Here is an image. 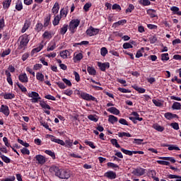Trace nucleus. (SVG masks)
I'll return each mask as SVG.
<instances>
[{
	"label": "nucleus",
	"mask_w": 181,
	"mask_h": 181,
	"mask_svg": "<svg viewBox=\"0 0 181 181\" xmlns=\"http://www.w3.org/2000/svg\"><path fill=\"white\" fill-rule=\"evenodd\" d=\"M47 136L48 138H50L52 142H55V144H59V145H62V146H66V148H71L73 146V140L68 139L64 141L56 139V136L52 135V134H47Z\"/></svg>",
	"instance_id": "f257e3e1"
},
{
	"label": "nucleus",
	"mask_w": 181,
	"mask_h": 181,
	"mask_svg": "<svg viewBox=\"0 0 181 181\" xmlns=\"http://www.w3.org/2000/svg\"><path fill=\"white\" fill-rule=\"evenodd\" d=\"M80 25V20L73 19L69 22V30L71 35H74L77 32V28Z\"/></svg>",
	"instance_id": "f03ea898"
},
{
	"label": "nucleus",
	"mask_w": 181,
	"mask_h": 181,
	"mask_svg": "<svg viewBox=\"0 0 181 181\" xmlns=\"http://www.w3.org/2000/svg\"><path fill=\"white\" fill-rule=\"evenodd\" d=\"M20 39L21 40L20 41L18 49L21 50L22 49H25V47L28 46V43H29V40H30L29 35H28L27 34H24L20 37Z\"/></svg>",
	"instance_id": "7ed1b4c3"
},
{
	"label": "nucleus",
	"mask_w": 181,
	"mask_h": 181,
	"mask_svg": "<svg viewBox=\"0 0 181 181\" xmlns=\"http://www.w3.org/2000/svg\"><path fill=\"white\" fill-rule=\"evenodd\" d=\"M28 96L30 99L31 103H40V100H42V98H40V95H39V93L35 91H32L31 93L28 94Z\"/></svg>",
	"instance_id": "20e7f679"
},
{
	"label": "nucleus",
	"mask_w": 181,
	"mask_h": 181,
	"mask_svg": "<svg viewBox=\"0 0 181 181\" xmlns=\"http://www.w3.org/2000/svg\"><path fill=\"white\" fill-rule=\"evenodd\" d=\"M57 177L59 179H69L70 178V171L67 169L60 168L59 173Z\"/></svg>",
	"instance_id": "39448f33"
},
{
	"label": "nucleus",
	"mask_w": 181,
	"mask_h": 181,
	"mask_svg": "<svg viewBox=\"0 0 181 181\" xmlns=\"http://www.w3.org/2000/svg\"><path fill=\"white\" fill-rule=\"evenodd\" d=\"M81 98L85 100L86 101H95V103H98V100L95 98V97L87 93H81Z\"/></svg>",
	"instance_id": "423d86ee"
},
{
	"label": "nucleus",
	"mask_w": 181,
	"mask_h": 181,
	"mask_svg": "<svg viewBox=\"0 0 181 181\" xmlns=\"http://www.w3.org/2000/svg\"><path fill=\"white\" fill-rule=\"evenodd\" d=\"M86 35L88 36H95L100 33V29L99 28H94L93 26H90V28L86 30Z\"/></svg>",
	"instance_id": "0eeeda50"
},
{
	"label": "nucleus",
	"mask_w": 181,
	"mask_h": 181,
	"mask_svg": "<svg viewBox=\"0 0 181 181\" xmlns=\"http://www.w3.org/2000/svg\"><path fill=\"white\" fill-rule=\"evenodd\" d=\"M105 177H107V179H110V180H114V179L117 178V173L110 170L104 174Z\"/></svg>",
	"instance_id": "6e6552de"
},
{
	"label": "nucleus",
	"mask_w": 181,
	"mask_h": 181,
	"mask_svg": "<svg viewBox=\"0 0 181 181\" xmlns=\"http://www.w3.org/2000/svg\"><path fill=\"white\" fill-rule=\"evenodd\" d=\"M60 167L57 166V165H52L49 168V173H52V175H54V176H57L59 175V173L60 172Z\"/></svg>",
	"instance_id": "1a4fd4ad"
},
{
	"label": "nucleus",
	"mask_w": 181,
	"mask_h": 181,
	"mask_svg": "<svg viewBox=\"0 0 181 181\" xmlns=\"http://www.w3.org/2000/svg\"><path fill=\"white\" fill-rule=\"evenodd\" d=\"M132 173V175H134V176H143V175H145V169L137 168H135Z\"/></svg>",
	"instance_id": "9d476101"
},
{
	"label": "nucleus",
	"mask_w": 181,
	"mask_h": 181,
	"mask_svg": "<svg viewBox=\"0 0 181 181\" xmlns=\"http://www.w3.org/2000/svg\"><path fill=\"white\" fill-rule=\"evenodd\" d=\"M98 66L101 71H105L107 69H110V62H98Z\"/></svg>",
	"instance_id": "9b49d317"
},
{
	"label": "nucleus",
	"mask_w": 181,
	"mask_h": 181,
	"mask_svg": "<svg viewBox=\"0 0 181 181\" xmlns=\"http://www.w3.org/2000/svg\"><path fill=\"white\" fill-rule=\"evenodd\" d=\"M1 111L2 114L6 115V117L9 116V114H11V111L9 110V107H8V105H1Z\"/></svg>",
	"instance_id": "f8f14e48"
},
{
	"label": "nucleus",
	"mask_w": 181,
	"mask_h": 181,
	"mask_svg": "<svg viewBox=\"0 0 181 181\" xmlns=\"http://www.w3.org/2000/svg\"><path fill=\"white\" fill-rule=\"evenodd\" d=\"M0 95L1 97H4V100H13V98H15V94L11 93H1Z\"/></svg>",
	"instance_id": "ddd939ff"
},
{
	"label": "nucleus",
	"mask_w": 181,
	"mask_h": 181,
	"mask_svg": "<svg viewBox=\"0 0 181 181\" xmlns=\"http://www.w3.org/2000/svg\"><path fill=\"white\" fill-rule=\"evenodd\" d=\"M164 117L165 118H166V119H168L169 121H170V119H173L175 118H179V116H177V115L176 114H173L172 112H165L164 114Z\"/></svg>",
	"instance_id": "4468645a"
},
{
	"label": "nucleus",
	"mask_w": 181,
	"mask_h": 181,
	"mask_svg": "<svg viewBox=\"0 0 181 181\" xmlns=\"http://www.w3.org/2000/svg\"><path fill=\"white\" fill-rule=\"evenodd\" d=\"M67 30H69V25L64 24L62 27L58 30L59 35H64L67 33Z\"/></svg>",
	"instance_id": "2eb2a0df"
},
{
	"label": "nucleus",
	"mask_w": 181,
	"mask_h": 181,
	"mask_svg": "<svg viewBox=\"0 0 181 181\" xmlns=\"http://www.w3.org/2000/svg\"><path fill=\"white\" fill-rule=\"evenodd\" d=\"M30 25H32V23L30 22V21L25 20L24 25L21 29V33H25V32H26V30H28L29 28H30Z\"/></svg>",
	"instance_id": "dca6fc26"
},
{
	"label": "nucleus",
	"mask_w": 181,
	"mask_h": 181,
	"mask_svg": "<svg viewBox=\"0 0 181 181\" xmlns=\"http://www.w3.org/2000/svg\"><path fill=\"white\" fill-rule=\"evenodd\" d=\"M5 74L6 76V80L8 84L10 86H13V81H12V74H11V72H9V71L8 70H6Z\"/></svg>",
	"instance_id": "f3484780"
},
{
	"label": "nucleus",
	"mask_w": 181,
	"mask_h": 181,
	"mask_svg": "<svg viewBox=\"0 0 181 181\" xmlns=\"http://www.w3.org/2000/svg\"><path fill=\"white\" fill-rule=\"evenodd\" d=\"M35 160L40 165H43L46 162V158L45 156L39 154L35 156Z\"/></svg>",
	"instance_id": "a211bd4d"
},
{
	"label": "nucleus",
	"mask_w": 181,
	"mask_h": 181,
	"mask_svg": "<svg viewBox=\"0 0 181 181\" xmlns=\"http://www.w3.org/2000/svg\"><path fill=\"white\" fill-rule=\"evenodd\" d=\"M18 79L21 83H28L29 81V78H28V75L25 73L20 74L18 76Z\"/></svg>",
	"instance_id": "6ab92c4d"
},
{
	"label": "nucleus",
	"mask_w": 181,
	"mask_h": 181,
	"mask_svg": "<svg viewBox=\"0 0 181 181\" xmlns=\"http://www.w3.org/2000/svg\"><path fill=\"white\" fill-rule=\"evenodd\" d=\"M147 15H149L150 18H158V14H156V10L149 8L146 11Z\"/></svg>",
	"instance_id": "aec40b11"
},
{
	"label": "nucleus",
	"mask_w": 181,
	"mask_h": 181,
	"mask_svg": "<svg viewBox=\"0 0 181 181\" xmlns=\"http://www.w3.org/2000/svg\"><path fill=\"white\" fill-rule=\"evenodd\" d=\"M108 112H110V114H113L114 115H119V110L117 109L115 107H110L107 110Z\"/></svg>",
	"instance_id": "412c9836"
},
{
	"label": "nucleus",
	"mask_w": 181,
	"mask_h": 181,
	"mask_svg": "<svg viewBox=\"0 0 181 181\" xmlns=\"http://www.w3.org/2000/svg\"><path fill=\"white\" fill-rule=\"evenodd\" d=\"M108 122H110V124H115V122H118V117L112 115H110L108 116V119H107Z\"/></svg>",
	"instance_id": "4be33fe9"
},
{
	"label": "nucleus",
	"mask_w": 181,
	"mask_h": 181,
	"mask_svg": "<svg viewBox=\"0 0 181 181\" xmlns=\"http://www.w3.org/2000/svg\"><path fill=\"white\" fill-rule=\"evenodd\" d=\"M87 71L90 76H96L97 75V71L93 66H88L87 67Z\"/></svg>",
	"instance_id": "5701e85b"
},
{
	"label": "nucleus",
	"mask_w": 181,
	"mask_h": 181,
	"mask_svg": "<svg viewBox=\"0 0 181 181\" xmlns=\"http://www.w3.org/2000/svg\"><path fill=\"white\" fill-rule=\"evenodd\" d=\"M170 11H172L173 15H178L179 16L181 15V11L177 6H173L170 7Z\"/></svg>",
	"instance_id": "b1692460"
},
{
	"label": "nucleus",
	"mask_w": 181,
	"mask_h": 181,
	"mask_svg": "<svg viewBox=\"0 0 181 181\" xmlns=\"http://www.w3.org/2000/svg\"><path fill=\"white\" fill-rule=\"evenodd\" d=\"M40 105L43 110H52V107L47 104L44 100H40Z\"/></svg>",
	"instance_id": "393cba45"
},
{
	"label": "nucleus",
	"mask_w": 181,
	"mask_h": 181,
	"mask_svg": "<svg viewBox=\"0 0 181 181\" xmlns=\"http://www.w3.org/2000/svg\"><path fill=\"white\" fill-rule=\"evenodd\" d=\"M83 59V54L81 53H75L74 57V63H77V62H80Z\"/></svg>",
	"instance_id": "a878e982"
},
{
	"label": "nucleus",
	"mask_w": 181,
	"mask_h": 181,
	"mask_svg": "<svg viewBox=\"0 0 181 181\" xmlns=\"http://www.w3.org/2000/svg\"><path fill=\"white\" fill-rule=\"evenodd\" d=\"M125 23H127V20H125V19L120 20L116 23H114L112 24V28H115H115H118V26H120V25H125Z\"/></svg>",
	"instance_id": "bb28decb"
},
{
	"label": "nucleus",
	"mask_w": 181,
	"mask_h": 181,
	"mask_svg": "<svg viewBox=\"0 0 181 181\" xmlns=\"http://www.w3.org/2000/svg\"><path fill=\"white\" fill-rule=\"evenodd\" d=\"M59 9H60V6L59 5V3L57 2L52 7V13H54V15H57V13H59Z\"/></svg>",
	"instance_id": "cd10ccee"
},
{
	"label": "nucleus",
	"mask_w": 181,
	"mask_h": 181,
	"mask_svg": "<svg viewBox=\"0 0 181 181\" xmlns=\"http://www.w3.org/2000/svg\"><path fill=\"white\" fill-rule=\"evenodd\" d=\"M42 37L43 39H48V40H50V39L53 37V35H52V32L45 31L42 34Z\"/></svg>",
	"instance_id": "c85d7f7f"
},
{
	"label": "nucleus",
	"mask_w": 181,
	"mask_h": 181,
	"mask_svg": "<svg viewBox=\"0 0 181 181\" xmlns=\"http://www.w3.org/2000/svg\"><path fill=\"white\" fill-rule=\"evenodd\" d=\"M56 49V42H51L47 48V52H52Z\"/></svg>",
	"instance_id": "c756f323"
},
{
	"label": "nucleus",
	"mask_w": 181,
	"mask_h": 181,
	"mask_svg": "<svg viewBox=\"0 0 181 181\" xmlns=\"http://www.w3.org/2000/svg\"><path fill=\"white\" fill-rule=\"evenodd\" d=\"M153 129H156V131H158V132H163L165 131V127L158 124H155L153 125Z\"/></svg>",
	"instance_id": "7c9ffc66"
},
{
	"label": "nucleus",
	"mask_w": 181,
	"mask_h": 181,
	"mask_svg": "<svg viewBox=\"0 0 181 181\" xmlns=\"http://www.w3.org/2000/svg\"><path fill=\"white\" fill-rule=\"evenodd\" d=\"M62 20V17H60L59 15L56 16L54 18V21H52V24L54 26H57L59 23H60V21Z\"/></svg>",
	"instance_id": "2f4dec72"
},
{
	"label": "nucleus",
	"mask_w": 181,
	"mask_h": 181,
	"mask_svg": "<svg viewBox=\"0 0 181 181\" xmlns=\"http://www.w3.org/2000/svg\"><path fill=\"white\" fill-rule=\"evenodd\" d=\"M50 19H52V15L49 14L45 19H44V28H47L49 26V23H50Z\"/></svg>",
	"instance_id": "473e14b6"
},
{
	"label": "nucleus",
	"mask_w": 181,
	"mask_h": 181,
	"mask_svg": "<svg viewBox=\"0 0 181 181\" xmlns=\"http://www.w3.org/2000/svg\"><path fill=\"white\" fill-rule=\"evenodd\" d=\"M16 11H21L23 9V5L22 4V1L18 0L16 4Z\"/></svg>",
	"instance_id": "72a5a7b5"
},
{
	"label": "nucleus",
	"mask_w": 181,
	"mask_h": 181,
	"mask_svg": "<svg viewBox=\"0 0 181 181\" xmlns=\"http://www.w3.org/2000/svg\"><path fill=\"white\" fill-rule=\"evenodd\" d=\"M139 4L142 6H149L151 5V1L149 0H139Z\"/></svg>",
	"instance_id": "f704fd0d"
},
{
	"label": "nucleus",
	"mask_w": 181,
	"mask_h": 181,
	"mask_svg": "<svg viewBox=\"0 0 181 181\" xmlns=\"http://www.w3.org/2000/svg\"><path fill=\"white\" fill-rule=\"evenodd\" d=\"M134 89L136 90V91H138L140 94H144L146 91V90L144 88L138 87V86L134 85L132 86Z\"/></svg>",
	"instance_id": "c9c22d12"
},
{
	"label": "nucleus",
	"mask_w": 181,
	"mask_h": 181,
	"mask_svg": "<svg viewBox=\"0 0 181 181\" xmlns=\"http://www.w3.org/2000/svg\"><path fill=\"white\" fill-rule=\"evenodd\" d=\"M0 158L4 161L5 163H11V159L7 156L2 155V153L0 151Z\"/></svg>",
	"instance_id": "e433bc0d"
},
{
	"label": "nucleus",
	"mask_w": 181,
	"mask_h": 181,
	"mask_svg": "<svg viewBox=\"0 0 181 181\" xmlns=\"http://www.w3.org/2000/svg\"><path fill=\"white\" fill-rule=\"evenodd\" d=\"M173 110H181V104L179 102H174L173 105H172Z\"/></svg>",
	"instance_id": "4c0bfd02"
},
{
	"label": "nucleus",
	"mask_w": 181,
	"mask_h": 181,
	"mask_svg": "<svg viewBox=\"0 0 181 181\" xmlns=\"http://www.w3.org/2000/svg\"><path fill=\"white\" fill-rule=\"evenodd\" d=\"M36 78L38 81H45V75L42 73L37 72L36 74Z\"/></svg>",
	"instance_id": "58836bf2"
},
{
	"label": "nucleus",
	"mask_w": 181,
	"mask_h": 181,
	"mask_svg": "<svg viewBox=\"0 0 181 181\" xmlns=\"http://www.w3.org/2000/svg\"><path fill=\"white\" fill-rule=\"evenodd\" d=\"M68 13H69V10H67L66 8H62L60 11L59 17L62 18L63 16H64V18H66Z\"/></svg>",
	"instance_id": "ea45409f"
},
{
	"label": "nucleus",
	"mask_w": 181,
	"mask_h": 181,
	"mask_svg": "<svg viewBox=\"0 0 181 181\" xmlns=\"http://www.w3.org/2000/svg\"><path fill=\"white\" fill-rule=\"evenodd\" d=\"M42 49H43V45H40L38 47L33 49L31 51V54L34 55L35 53H39Z\"/></svg>",
	"instance_id": "a19ab883"
},
{
	"label": "nucleus",
	"mask_w": 181,
	"mask_h": 181,
	"mask_svg": "<svg viewBox=\"0 0 181 181\" xmlns=\"http://www.w3.org/2000/svg\"><path fill=\"white\" fill-rule=\"evenodd\" d=\"M12 2V0H6L3 2V8L4 9H8L9 6H11V3Z\"/></svg>",
	"instance_id": "79ce46f5"
},
{
	"label": "nucleus",
	"mask_w": 181,
	"mask_h": 181,
	"mask_svg": "<svg viewBox=\"0 0 181 181\" xmlns=\"http://www.w3.org/2000/svg\"><path fill=\"white\" fill-rule=\"evenodd\" d=\"M110 142L113 146H115V148H121V146L118 144V141L116 139H110Z\"/></svg>",
	"instance_id": "37998d69"
},
{
	"label": "nucleus",
	"mask_w": 181,
	"mask_h": 181,
	"mask_svg": "<svg viewBox=\"0 0 181 181\" xmlns=\"http://www.w3.org/2000/svg\"><path fill=\"white\" fill-rule=\"evenodd\" d=\"M45 153L49 155V156H51L52 159H56V154H54V152L52 151L51 150H45Z\"/></svg>",
	"instance_id": "c03bdc74"
},
{
	"label": "nucleus",
	"mask_w": 181,
	"mask_h": 181,
	"mask_svg": "<svg viewBox=\"0 0 181 181\" xmlns=\"http://www.w3.org/2000/svg\"><path fill=\"white\" fill-rule=\"evenodd\" d=\"M144 50H145V48L144 47H141L140 49H139L136 52V58L139 59V57H142V56H144V54H142V52H144Z\"/></svg>",
	"instance_id": "a18cd8bd"
},
{
	"label": "nucleus",
	"mask_w": 181,
	"mask_h": 181,
	"mask_svg": "<svg viewBox=\"0 0 181 181\" xmlns=\"http://www.w3.org/2000/svg\"><path fill=\"white\" fill-rule=\"evenodd\" d=\"M42 29H43V24L42 23H37L35 25V30H36V32H40Z\"/></svg>",
	"instance_id": "49530a36"
},
{
	"label": "nucleus",
	"mask_w": 181,
	"mask_h": 181,
	"mask_svg": "<svg viewBox=\"0 0 181 181\" xmlns=\"http://www.w3.org/2000/svg\"><path fill=\"white\" fill-rule=\"evenodd\" d=\"M118 136H119V138H122L123 136H127V138H131V136H132V135H131V134H129V133L123 132H119Z\"/></svg>",
	"instance_id": "de8ad7c7"
},
{
	"label": "nucleus",
	"mask_w": 181,
	"mask_h": 181,
	"mask_svg": "<svg viewBox=\"0 0 181 181\" xmlns=\"http://www.w3.org/2000/svg\"><path fill=\"white\" fill-rule=\"evenodd\" d=\"M107 53H108V49H107V47H103L100 49V54L101 56H103V57H105Z\"/></svg>",
	"instance_id": "09e8293b"
},
{
	"label": "nucleus",
	"mask_w": 181,
	"mask_h": 181,
	"mask_svg": "<svg viewBox=\"0 0 181 181\" xmlns=\"http://www.w3.org/2000/svg\"><path fill=\"white\" fill-rule=\"evenodd\" d=\"M84 144H86V145H88V146L92 148V149H95V146H94V142L89 141L88 140L86 139L84 141Z\"/></svg>",
	"instance_id": "8fccbe9b"
},
{
	"label": "nucleus",
	"mask_w": 181,
	"mask_h": 181,
	"mask_svg": "<svg viewBox=\"0 0 181 181\" xmlns=\"http://www.w3.org/2000/svg\"><path fill=\"white\" fill-rule=\"evenodd\" d=\"M161 60L162 62H168V60H169V54L168 53L162 54Z\"/></svg>",
	"instance_id": "3c124183"
},
{
	"label": "nucleus",
	"mask_w": 181,
	"mask_h": 181,
	"mask_svg": "<svg viewBox=\"0 0 181 181\" xmlns=\"http://www.w3.org/2000/svg\"><path fill=\"white\" fill-rule=\"evenodd\" d=\"M16 84H17L18 88H20V90L22 91V93H26L28 91V89H26V87H25L23 85L19 83V82H18Z\"/></svg>",
	"instance_id": "603ef678"
},
{
	"label": "nucleus",
	"mask_w": 181,
	"mask_h": 181,
	"mask_svg": "<svg viewBox=\"0 0 181 181\" xmlns=\"http://www.w3.org/2000/svg\"><path fill=\"white\" fill-rule=\"evenodd\" d=\"M150 43L151 45H153V43H156L158 38L156 37V35H151L149 37Z\"/></svg>",
	"instance_id": "864d4df0"
},
{
	"label": "nucleus",
	"mask_w": 181,
	"mask_h": 181,
	"mask_svg": "<svg viewBox=\"0 0 181 181\" xmlns=\"http://www.w3.org/2000/svg\"><path fill=\"white\" fill-rule=\"evenodd\" d=\"M168 151H180V148L173 144H170L168 146Z\"/></svg>",
	"instance_id": "5fc2aeb1"
},
{
	"label": "nucleus",
	"mask_w": 181,
	"mask_h": 181,
	"mask_svg": "<svg viewBox=\"0 0 181 181\" xmlns=\"http://www.w3.org/2000/svg\"><path fill=\"white\" fill-rule=\"evenodd\" d=\"M18 144H21V145H23V146H25V148H29V143L23 141V140L18 139Z\"/></svg>",
	"instance_id": "6e6d98bb"
},
{
	"label": "nucleus",
	"mask_w": 181,
	"mask_h": 181,
	"mask_svg": "<svg viewBox=\"0 0 181 181\" xmlns=\"http://www.w3.org/2000/svg\"><path fill=\"white\" fill-rule=\"evenodd\" d=\"M168 179H177L175 181H181V177L179 175H168Z\"/></svg>",
	"instance_id": "4d7b16f0"
},
{
	"label": "nucleus",
	"mask_w": 181,
	"mask_h": 181,
	"mask_svg": "<svg viewBox=\"0 0 181 181\" xmlns=\"http://www.w3.org/2000/svg\"><path fill=\"white\" fill-rule=\"evenodd\" d=\"M11 48H8L7 49L4 50L2 52L1 57H5L6 56H8V55L11 54Z\"/></svg>",
	"instance_id": "13d9d810"
},
{
	"label": "nucleus",
	"mask_w": 181,
	"mask_h": 181,
	"mask_svg": "<svg viewBox=\"0 0 181 181\" xmlns=\"http://www.w3.org/2000/svg\"><path fill=\"white\" fill-rule=\"evenodd\" d=\"M112 9L113 11H117V12H120V11H121V6H119V4H115L112 6Z\"/></svg>",
	"instance_id": "bf43d9fd"
},
{
	"label": "nucleus",
	"mask_w": 181,
	"mask_h": 181,
	"mask_svg": "<svg viewBox=\"0 0 181 181\" xmlns=\"http://www.w3.org/2000/svg\"><path fill=\"white\" fill-rule=\"evenodd\" d=\"M55 84H57V86H58V87L59 88H61L62 90H64V88H66L67 86L64 84V83L63 82H56Z\"/></svg>",
	"instance_id": "052dcab7"
},
{
	"label": "nucleus",
	"mask_w": 181,
	"mask_h": 181,
	"mask_svg": "<svg viewBox=\"0 0 181 181\" xmlns=\"http://www.w3.org/2000/svg\"><path fill=\"white\" fill-rule=\"evenodd\" d=\"M123 49H132L134 46L129 42H124L122 45Z\"/></svg>",
	"instance_id": "680f3d73"
},
{
	"label": "nucleus",
	"mask_w": 181,
	"mask_h": 181,
	"mask_svg": "<svg viewBox=\"0 0 181 181\" xmlns=\"http://www.w3.org/2000/svg\"><path fill=\"white\" fill-rule=\"evenodd\" d=\"M40 125H42V127H44V128L46 129H48V131H52V128L49 127L47 122L42 121L40 122Z\"/></svg>",
	"instance_id": "e2e57ef3"
},
{
	"label": "nucleus",
	"mask_w": 181,
	"mask_h": 181,
	"mask_svg": "<svg viewBox=\"0 0 181 181\" xmlns=\"http://www.w3.org/2000/svg\"><path fill=\"white\" fill-rule=\"evenodd\" d=\"M92 4L90 3H86L84 6H83V10L85 11V12H88V11H90V8H91Z\"/></svg>",
	"instance_id": "0e129e2a"
},
{
	"label": "nucleus",
	"mask_w": 181,
	"mask_h": 181,
	"mask_svg": "<svg viewBox=\"0 0 181 181\" xmlns=\"http://www.w3.org/2000/svg\"><path fill=\"white\" fill-rule=\"evenodd\" d=\"M134 9H135V6L133 4H129L125 12L126 13H128V12L131 13L134 11Z\"/></svg>",
	"instance_id": "69168bd1"
},
{
	"label": "nucleus",
	"mask_w": 181,
	"mask_h": 181,
	"mask_svg": "<svg viewBox=\"0 0 181 181\" xmlns=\"http://www.w3.org/2000/svg\"><path fill=\"white\" fill-rule=\"evenodd\" d=\"M170 127H172V128H173V129H175V131L179 130V123H177V122L171 123Z\"/></svg>",
	"instance_id": "338daca9"
},
{
	"label": "nucleus",
	"mask_w": 181,
	"mask_h": 181,
	"mask_svg": "<svg viewBox=\"0 0 181 181\" xmlns=\"http://www.w3.org/2000/svg\"><path fill=\"white\" fill-rule=\"evenodd\" d=\"M67 53H69V51L65 50L60 52V57H62V59H67Z\"/></svg>",
	"instance_id": "774afa93"
}]
</instances>
